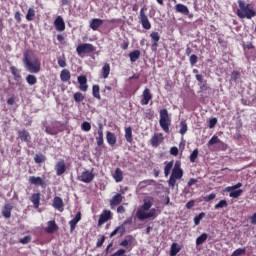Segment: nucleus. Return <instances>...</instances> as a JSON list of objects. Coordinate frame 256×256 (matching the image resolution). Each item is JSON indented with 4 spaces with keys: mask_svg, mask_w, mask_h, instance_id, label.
I'll return each instance as SVG.
<instances>
[{
    "mask_svg": "<svg viewBox=\"0 0 256 256\" xmlns=\"http://www.w3.org/2000/svg\"><path fill=\"white\" fill-rule=\"evenodd\" d=\"M229 197H231L232 199H237V197H241L243 190L239 189V190H231L228 191Z\"/></svg>",
    "mask_w": 256,
    "mask_h": 256,
    "instance_id": "obj_36",
    "label": "nucleus"
},
{
    "mask_svg": "<svg viewBox=\"0 0 256 256\" xmlns=\"http://www.w3.org/2000/svg\"><path fill=\"white\" fill-rule=\"evenodd\" d=\"M30 201L33 203L35 209H39V204L41 202V194L40 193L32 194Z\"/></svg>",
    "mask_w": 256,
    "mask_h": 256,
    "instance_id": "obj_21",
    "label": "nucleus"
},
{
    "mask_svg": "<svg viewBox=\"0 0 256 256\" xmlns=\"http://www.w3.org/2000/svg\"><path fill=\"white\" fill-rule=\"evenodd\" d=\"M26 82L28 83V85H36L37 84V77L35 75L29 74L26 77Z\"/></svg>",
    "mask_w": 256,
    "mask_h": 256,
    "instance_id": "obj_37",
    "label": "nucleus"
},
{
    "mask_svg": "<svg viewBox=\"0 0 256 256\" xmlns=\"http://www.w3.org/2000/svg\"><path fill=\"white\" fill-rule=\"evenodd\" d=\"M150 37L152 39V47L157 48V45L159 43V40L161 39V36L159 35V32H152L150 34Z\"/></svg>",
    "mask_w": 256,
    "mask_h": 256,
    "instance_id": "obj_28",
    "label": "nucleus"
},
{
    "mask_svg": "<svg viewBox=\"0 0 256 256\" xmlns=\"http://www.w3.org/2000/svg\"><path fill=\"white\" fill-rule=\"evenodd\" d=\"M243 187V184H241V182H238L237 184H235L234 186H228L225 188V191H235L239 188Z\"/></svg>",
    "mask_w": 256,
    "mask_h": 256,
    "instance_id": "obj_46",
    "label": "nucleus"
},
{
    "mask_svg": "<svg viewBox=\"0 0 256 256\" xmlns=\"http://www.w3.org/2000/svg\"><path fill=\"white\" fill-rule=\"evenodd\" d=\"M117 213H125V207L119 206V207L117 208Z\"/></svg>",
    "mask_w": 256,
    "mask_h": 256,
    "instance_id": "obj_64",
    "label": "nucleus"
},
{
    "mask_svg": "<svg viewBox=\"0 0 256 256\" xmlns=\"http://www.w3.org/2000/svg\"><path fill=\"white\" fill-rule=\"evenodd\" d=\"M109 219H111V210H103L98 220V226L101 227V225L107 223Z\"/></svg>",
    "mask_w": 256,
    "mask_h": 256,
    "instance_id": "obj_12",
    "label": "nucleus"
},
{
    "mask_svg": "<svg viewBox=\"0 0 256 256\" xmlns=\"http://www.w3.org/2000/svg\"><path fill=\"white\" fill-rule=\"evenodd\" d=\"M131 63H135L139 57H141V51L135 50L129 54Z\"/></svg>",
    "mask_w": 256,
    "mask_h": 256,
    "instance_id": "obj_32",
    "label": "nucleus"
},
{
    "mask_svg": "<svg viewBox=\"0 0 256 256\" xmlns=\"http://www.w3.org/2000/svg\"><path fill=\"white\" fill-rule=\"evenodd\" d=\"M171 169H173V161L166 163L164 168L165 177H169V173H171Z\"/></svg>",
    "mask_w": 256,
    "mask_h": 256,
    "instance_id": "obj_39",
    "label": "nucleus"
},
{
    "mask_svg": "<svg viewBox=\"0 0 256 256\" xmlns=\"http://www.w3.org/2000/svg\"><path fill=\"white\" fill-rule=\"evenodd\" d=\"M216 143H221V140L217 136H213L208 142L209 145H216Z\"/></svg>",
    "mask_w": 256,
    "mask_h": 256,
    "instance_id": "obj_51",
    "label": "nucleus"
},
{
    "mask_svg": "<svg viewBox=\"0 0 256 256\" xmlns=\"http://www.w3.org/2000/svg\"><path fill=\"white\" fill-rule=\"evenodd\" d=\"M109 73H111V66L109 65V63H105L102 67L103 79H107V77H109Z\"/></svg>",
    "mask_w": 256,
    "mask_h": 256,
    "instance_id": "obj_30",
    "label": "nucleus"
},
{
    "mask_svg": "<svg viewBox=\"0 0 256 256\" xmlns=\"http://www.w3.org/2000/svg\"><path fill=\"white\" fill-rule=\"evenodd\" d=\"M245 251V248H238L232 253V256L245 255Z\"/></svg>",
    "mask_w": 256,
    "mask_h": 256,
    "instance_id": "obj_50",
    "label": "nucleus"
},
{
    "mask_svg": "<svg viewBox=\"0 0 256 256\" xmlns=\"http://www.w3.org/2000/svg\"><path fill=\"white\" fill-rule=\"evenodd\" d=\"M133 223V218L128 217L121 225L115 228L114 231L111 232L110 237H115V235L119 234L120 236L125 233V226L131 225Z\"/></svg>",
    "mask_w": 256,
    "mask_h": 256,
    "instance_id": "obj_7",
    "label": "nucleus"
},
{
    "mask_svg": "<svg viewBox=\"0 0 256 256\" xmlns=\"http://www.w3.org/2000/svg\"><path fill=\"white\" fill-rule=\"evenodd\" d=\"M46 157H45V155H43V154H36L35 155V157H34V161H35V163H44V161H46Z\"/></svg>",
    "mask_w": 256,
    "mask_h": 256,
    "instance_id": "obj_41",
    "label": "nucleus"
},
{
    "mask_svg": "<svg viewBox=\"0 0 256 256\" xmlns=\"http://www.w3.org/2000/svg\"><path fill=\"white\" fill-rule=\"evenodd\" d=\"M11 211H13V205L5 204L2 210V215L5 219H9L11 217Z\"/></svg>",
    "mask_w": 256,
    "mask_h": 256,
    "instance_id": "obj_23",
    "label": "nucleus"
},
{
    "mask_svg": "<svg viewBox=\"0 0 256 256\" xmlns=\"http://www.w3.org/2000/svg\"><path fill=\"white\" fill-rule=\"evenodd\" d=\"M192 207H195V200H190L186 204V209H192Z\"/></svg>",
    "mask_w": 256,
    "mask_h": 256,
    "instance_id": "obj_58",
    "label": "nucleus"
},
{
    "mask_svg": "<svg viewBox=\"0 0 256 256\" xmlns=\"http://www.w3.org/2000/svg\"><path fill=\"white\" fill-rule=\"evenodd\" d=\"M82 131H85L86 133H89L91 131V123L85 121L81 124Z\"/></svg>",
    "mask_w": 256,
    "mask_h": 256,
    "instance_id": "obj_44",
    "label": "nucleus"
},
{
    "mask_svg": "<svg viewBox=\"0 0 256 256\" xmlns=\"http://www.w3.org/2000/svg\"><path fill=\"white\" fill-rule=\"evenodd\" d=\"M85 99V96H83V94L81 92H76L74 94V101L76 103H81V101H83Z\"/></svg>",
    "mask_w": 256,
    "mask_h": 256,
    "instance_id": "obj_43",
    "label": "nucleus"
},
{
    "mask_svg": "<svg viewBox=\"0 0 256 256\" xmlns=\"http://www.w3.org/2000/svg\"><path fill=\"white\" fill-rule=\"evenodd\" d=\"M145 11H147V7L144 6L140 10L139 19L143 29L149 31V29H151V22L149 21V18L145 15Z\"/></svg>",
    "mask_w": 256,
    "mask_h": 256,
    "instance_id": "obj_8",
    "label": "nucleus"
},
{
    "mask_svg": "<svg viewBox=\"0 0 256 256\" xmlns=\"http://www.w3.org/2000/svg\"><path fill=\"white\" fill-rule=\"evenodd\" d=\"M78 83L80 85V91H87V89H89V86L87 85V76H78L77 78Z\"/></svg>",
    "mask_w": 256,
    "mask_h": 256,
    "instance_id": "obj_18",
    "label": "nucleus"
},
{
    "mask_svg": "<svg viewBox=\"0 0 256 256\" xmlns=\"http://www.w3.org/2000/svg\"><path fill=\"white\" fill-rule=\"evenodd\" d=\"M205 217V213L202 212L200 213L199 215H197L195 218H194V224L195 225H199L201 223V219H203Z\"/></svg>",
    "mask_w": 256,
    "mask_h": 256,
    "instance_id": "obj_48",
    "label": "nucleus"
},
{
    "mask_svg": "<svg viewBox=\"0 0 256 256\" xmlns=\"http://www.w3.org/2000/svg\"><path fill=\"white\" fill-rule=\"evenodd\" d=\"M54 209H61L63 207V199L61 197H55L53 200Z\"/></svg>",
    "mask_w": 256,
    "mask_h": 256,
    "instance_id": "obj_33",
    "label": "nucleus"
},
{
    "mask_svg": "<svg viewBox=\"0 0 256 256\" xmlns=\"http://www.w3.org/2000/svg\"><path fill=\"white\" fill-rule=\"evenodd\" d=\"M106 140H107L108 145L113 147V145H115V143H117V136H115V134L113 132H107Z\"/></svg>",
    "mask_w": 256,
    "mask_h": 256,
    "instance_id": "obj_24",
    "label": "nucleus"
},
{
    "mask_svg": "<svg viewBox=\"0 0 256 256\" xmlns=\"http://www.w3.org/2000/svg\"><path fill=\"white\" fill-rule=\"evenodd\" d=\"M54 27L56 31H65V20H63V17L57 16L54 21Z\"/></svg>",
    "mask_w": 256,
    "mask_h": 256,
    "instance_id": "obj_13",
    "label": "nucleus"
},
{
    "mask_svg": "<svg viewBox=\"0 0 256 256\" xmlns=\"http://www.w3.org/2000/svg\"><path fill=\"white\" fill-rule=\"evenodd\" d=\"M28 183H30V185H38L40 187H43L45 185V181L39 176H30Z\"/></svg>",
    "mask_w": 256,
    "mask_h": 256,
    "instance_id": "obj_16",
    "label": "nucleus"
},
{
    "mask_svg": "<svg viewBox=\"0 0 256 256\" xmlns=\"http://www.w3.org/2000/svg\"><path fill=\"white\" fill-rule=\"evenodd\" d=\"M95 179V174L92 171L84 170L80 175H78V181L82 183H91Z\"/></svg>",
    "mask_w": 256,
    "mask_h": 256,
    "instance_id": "obj_9",
    "label": "nucleus"
},
{
    "mask_svg": "<svg viewBox=\"0 0 256 256\" xmlns=\"http://www.w3.org/2000/svg\"><path fill=\"white\" fill-rule=\"evenodd\" d=\"M93 51H95V46H93V44H89V43L80 44L76 48V52L78 53V55L80 57H81V55L93 53Z\"/></svg>",
    "mask_w": 256,
    "mask_h": 256,
    "instance_id": "obj_6",
    "label": "nucleus"
},
{
    "mask_svg": "<svg viewBox=\"0 0 256 256\" xmlns=\"http://www.w3.org/2000/svg\"><path fill=\"white\" fill-rule=\"evenodd\" d=\"M215 125H217V118H212L209 120V128L213 129V127H215Z\"/></svg>",
    "mask_w": 256,
    "mask_h": 256,
    "instance_id": "obj_55",
    "label": "nucleus"
},
{
    "mask_svg": "<svg viewBox=\"0 0 256 256\" xmlns=\"http://www.w3.org/2000/svg\"><path fill=\"white\" fill-rule=\"evenodd\" d=\"M159 125L164 133H169L171 118H169V112L167 111V109L160 110Z\"/></svg>",
    "mask_w": 256,
    "mask_h": 256,
    "instance_id": "obj_5",
    "label": "nucleus"
},
{
    "mask_svg": "<svg viewBox=\"0 0 256 256\" xmlns=\"http://www.w3.org/2000/svg\"><path fill=\"white\" fill-rule=\"evenodd\" d=\"M176 12L182 15H187L189 13V8L185 4H177L175 6Z\"/></svg>",
    "mask_w": 256,
    "mask_h": 256,
    "instance_id": "obj_26",
    "label": "nucleus"
},
{
    "mask_svg": "<svg viewBox=\"0 0 256 256\" xmlns=\"http://www.w3.org/2000/svg\"><path fill=\"white\" fill-rule=\"evenodd\" d=\"M101 25H103V20L99 18H93L90 20L89 27L90 29H92V31H97V29H99Z\"/></svg>",
    "mask_w": 256,
    "mask_h": 256,
    "instance_id": "obj_17",
    "label": "nucleus"
},
{
    "mask_svg": "<svg viewBox=\"0 0 256 256\" xmlns=\"http://www.w3.org/2000/svg\"><path fill=\"white\" fill-rule=\"evenodd\" d=\"M103 243H105V236H101L96 243V247H103Z\"/></svg>",
    "mask_w": 256,
    "mask_h": 256,
    "instance_id": "obj_56",
    "label": "nucleus"
},
{
    "mask_svg": "<svg viewBox=\"0 0 256 256\" xmlns=\"http://www.w3.org/2000/svg\"><path fill=\"white\" fill-rule=\"evenodd\" d=\"M183 177V169H181V165L179 163H176L174 165V168L172 169V174L170 175V178L168 180V185L172 189H175V185L177 183V179H181Z\"/></svg>",
    "mask_w": 256,
    "mask_h": 256,
    "instance_id": "obj_4",
    "label": "nucleus"
},
{
    "mask_svg": "<svg viewBox=\"0 0 256 256\" xmlns=\"http://www.w3.org/2000/svg\"><path fill=\"white\" fill-rule=\"evenodd\" d=\"M46 233H55L59 231V226L55 223V220H50L47 223V227L44 229Z\"/></svg>",
    "mask_w": 256,
    "mask_h": 256,
    "instance_id": "obj_14",
    "label": "nucleus"
},
{
    "mask_svg": "<svg viewBox=\"0 0 256 256\" xmlns=\"http://www.w3.org/2000/svg\"><path fill=\"white\" fill-rule=\"evenodd\" d=\"M54 169L58 177H61V175H64V173L67 171V164L65 163V160L60 159L56 163Z\"/></svg>",
    "mask_w": 256,
    "mask_h": 256,
    "instance_id": "obj_10",
    "label": "nucleus"
},
{
    "mask_svg": "<svg viewBox=\"0 0 256 256\" xmlns=\"http://www.w3.org/2000/svg\"><path fill=\"white\" fill-rule=\"evenodd\" d=\"M22 245H27V243L31 242V236H25L19 241Z\"/></svg>",
    "mask_w": 256,
    "mask_h": 256,
    "instance_id": "obj_52",
    "label": "nucleus"
},
{
    "mask_svg": "<svg viewBox=\"0 0 256 256\" xmlns=\"http://www.w3.org/2000/svg\"><path fill=\"white\" fill-rule=\"evenodd\" d=\"M163 139V134H154V137L151 138L150 143L152 147H159L160 143H163Z\"/></svg>",
    "mask_w": 256,
    "mask_h": 256,
    "instance_id": "obj_15",
    "label": "nucleus"
},
{
    "mask_svg": "<svg viewBox=\"0 0 256 256\" xmlns=\"http://www.w3.org/2000/svg\"><path fill=\"white\" fill-rule=\"evenodd\" d=\"M197 157H199V150L195 149L190 155L191 163H195V161H197Z\"/></svg>",
    "mask_w": 256,
    "mask_h": 256,
    "instance_id": "obj_45",
    "label": "nucleus"
},
{
    "mask_svg": "<svg viewBox=\"0 0 256 256\" xmlns=\"http://www.w3.org/2000/svg\"><path fill=\"white\" fill-rule=\"evenodd\" d=\"M18 137H20L21 141H24V143H29V141H31V135L27 130H19Z\"/></svg>",
    "mask_w": 256,
    "mask_h": 256,
    "instance_id": "obj_19",
    "label": "nucleus"
},
{
    "mask_svg": "<svg viewBox=\"0 0 256 256\" xmlns=\"http://www.w3.org/2000/svg\"><path fill=\"white\" fill-rule=\"evenodd\" d=\"M187 133V122L181 121L180 123V134L185 135Z\"/></svg>",
    "mask_w": 256,
    "mask_h": 256,
    "instance_id": "obj_47",
    "label": "nucleus"
},
{
    "mask_svg": "<svg viewBox=\"0 0 256 256\" xmlns=\"http://www.w3.org/2000/svg\"><path fill=\"white\" fill-rule=\"evenodd\" d=\"M121 201H123V196H121V194H116L110 200V205H111V207H117V205H119V203H121Z\"/></svg>",
    "mask_w": 256,
    "mask_h": 256,
    "instance_id": "obj_27",
    "label": "nucleus"
},
{
    "mask_svg": "<svg viewBox=\"0 0 256 256\" xmlns=\"http://www.w3.org/2000/svg\"><path fill=\"white\" fill-rule=\"evenodd\" d=\"M239 9L237 10V15L240 19H253L256 12L253 10V7L249 4H245L243 0L238 1Z\"/></svg>",
    "mask_w": 256,
    "mask_h": 256,
    "instance_id": "obj_3",
    "label": "nucleus"
},
{
    "mask_svg": "<svg viewBox=\"0 0 256 256\" xmlns=\"http://www.w3.org/2000/svg\"><path fill=\"white\" fill-rule=\"evenodd\" d=\"M58 65L59 67H67V62L65 61V58H58Z\"/></svg>",
    "mask_w": 256,
    "mask_h": 256,
    "instance_id": "obj_54",
    "label": "nucleus"
},
{
    "mask_svg": "<svg viewBox=\"0 0 256 256\" xmlns=\"http://www.w3.org/2000/svg\"><path fill=\"white\" fill-rule=\"evenodd\" d=\"M197 63V55L193 54L190 56V64L195 65Z\"/></svg>",
    "mask_w": 256,
    "mask_h": 256,
    "instance_id": "obj_59",
    "label": "nucleus"
},
{
    "mask_svg": "<svg viewBox=\"0 0 256 256\" xmlns=\"http://www.w3.org/2000/svg\"><path fill=\"white\" fill-rule=\"evenodd\" d=\"M92 93L95 99H101V94L99 93V85H94L92 87Z\"/></svg>",
    "mask_w": 256,
    "mask_h": 256,
    "instance_id": "obj_40",
    "label": "nucleus"
},
{
    "mask_svg": "<svg viewBox=\"0 0 256 256\" xmlns=\"http://www.w3.org/2000/svg\"><path fill=\"white\" fill-rule=\"evenodd\" d=\"M179 251H181V247H179V244L173 243L170 248V255L176 256Z\"/></svg>",
    "mask_w": 256,
    "mask_h": 256,
    "instance_id": "obj_34",
    "label": "nucleus"
},
{
    "mask_svg": "<svg viewBox=\"0 0 256 256\" xmlns=\"http://www.w3.org/2000/svg\"><path fill=\"white\" fill-rule=\"evenodd\" d=\"M155 199L151 196L143 199V204L140 205L136 211V217L139 221H145L146 219H155L157 217V210L153 207Z\"/></svg>",
    "mask_w": 256,
    "mask_h": 256,
    "instance_id": "obj_1",
    "label": "nucleus"
},
{
    "mask_svg": "<svg viewBox=\"0 0 256 256\" xmlns=\"http://www.w3.org/2000/svg\"><path fill=\"white\" fill-rule=\"evenodd\" d=\"M239 77H241V74L237 71H233L231 74V80L232 81H237V79H239Z\"/></svg>",
    "mask_w": 256,
    "mask_h": 256,
    "instance_id": "obj_53",
    "label": "nucleus"
},
{
    "mask_svg": "<svg viewBox=\"0 0 256 256\" xmlns=\"http://www.w3.org/2000/svg\"><path fill=\"white\" fill-rule=\"evenodd\" d=\"M33 17H35V8L30 7L26 14L27 21H33Z\"/></svg>",
    "mask_w": 256,
    "mask_h": 256,
    "instance_id": "obj_38",
    "label": "nucleus"
},
{
    "mask_svg": "<svg viewBox=\"0 0 256 256\" xmlns=\"http://www.w3.org/2000/svg\"><path fill=\"white\" fill-rule=\"evenodd\" d=\"M23 63L28 73H39L41 71V60L37 58L33 50H26L23 53Z\"/></svg>",
    "mask_w": 256,
    "mask_h": 256,
    "instance_id": "obj_2",
    "label": "nucleus"
},
{
    "mask_svg": "<svg viewBox=\"0 0 256 256\" xmlns=\"http://www.w3.org/2000/svg\"><path fill=\"white\" fill-rule=\"evenodd\" d=\"M227 202L225 200H221L219 201V203H217L214 208L215 209H224V207H227Z\"/></svg>",
    "mask_w": 256,
    "mask_h": 256,
    "instance_id": "obj_49",
    "label": "nucleus"
},
{
    "mask_svg": "<svg viewBox=\"0 0 256 256\" xmlns=\"http://www.w3.org/2000/svg\"><path fill=\"white\" fill-rule=\"evenodd\" d=\"M60 79L64 83H67V81H69V79H71V72H69V70H67V69L62 70L61 74H60Z\"/></svg>",
    "mask_w": 256,
    "mask_h": 256,
    "instance_id": "obj_29",
    "label": "nucleus"
},
{
    "mask_svg": "<svg viewBox=\"0 0 256 256\" xmlns=\"http://www.w3.org/2000/svg\"><path fill=\"white\" fill-rule=\"evenodd\" d=\"M45 131L46 133H48V135H54L53 129H51V127L49 126L45 127Z\"/></svg>",
    "mask_w": 256,
    "mask_h": 256,
    "instance_id": "obj_61",
    "label": "nucleus"
},
{
    "mask_svg": "<svg viewBox=\"0 0 256 256\" xmlns=\"http://www.w3.org/2000/svg\"><path fill=\"white\" fill-rule=\"evenodd\" d=\"M112 177L116 183H121L123 181V171L120 168H116Z\"/></svg>",
    "mask_w": 256,
    "mask_h": 256,
    "instance_id": "obj_20",
    "label": "nucleus"
},
{
    "mask_svg": "<svg viewBox=\"0 0 256 256\" xmlns=\"http://www.w3.org/2000/svg\"><path fill=\"white\" fill-rule=\"evenodd\" d=\"M15 19H16V21H17L18 23H21V13L16 12V13H15Z\"/></svg>",
    "mask_w": 256,
    "mask_h": 256,
    "instance_id": "obj_62",
    "label": "nucleus"
},
{
    "mask_svg": "<svg viewBox=\"0 0 256 256\" xmlns=\"http://www.w3.org/2000/svg\"><path fill=\"white\" fill-rule=\"evenodd\" d=\"M153 99V94H151V90L149 88H145V90L142 93V99L140 101L141 105H149V101Z\"/></svg>",
    "mask_w": 256,
    "mask_h": 256,
    "instance_id": "obj_11",
    "label": "nucleus"
},
{
    "mask_svg": "<svg viewBox=\"0 0 256 256\" xmlns=\"http://www.w3.org/2000/svg\"><path fill=\"white\" fill-rule=\"evenodd\" d=\"M207 233L201 234L197 239H196V245H203L207 241Z\"/></svg>",
    "mask_w": 256,
    "mask_h": 256,
    "instance_id": "obj_35",
    "label": "nucleus"
},
{
    "mask_svg": "<svg viewBox=\"0 0 256 256\" xmlns=\"http://www.w3.org/2000/svg\"><path fill=\"white\" fill-rule=\"evenodd\" d=\"M251 223L252 225H256V212L251 217Z\"/></svg>",
    "mask_w": 256,
    "mask_h": 256,
    "instance_id": "obj_63",
    "label": "nucleus"
},
{
    "mask_svg": "<svg viewBox=\"0 0 256 256\" xmlns=\"http://www.w3.org/2000/svg\"><path fill=\"white\" fill-rule=\"evenodd\" d=\"M81 221V212H78L76 216L69 222L70 231H75V227H77V223Z\"/></svg>",
    "mask_w": 256,
    "mask_h": 256,
    "instance_id": "obj_22",
    "label": "nucleus"
},
{
    "mask_svg": "<svg viewBox=\"0 0 256 256\" xmlns=\"http://www.w3.org/2000/svg\"><path fill=\"white\" fill-rule=\"evenodd\" d=\"M10 71H11L12 75L15 77V79H21V74L15 66H11Z\"/></svg>",
    "mask_w": 256,
    "mask_h": 256,
    "instance_id": "obj_42",
    "label": "nucleus"
},
{
    "mask_svg": "<svg viewBox=\"0 0 256 256\" xmlns=\"http://www.w3.org/2000/svg\"><path fill=\"white\" fill-rule=\"evenodd\" d=\"M125 139L128 143H132L133 141V130L131 127L125 129Z\"/></svg>",
    "mask_w": 256,
    "mask_h": 256,
    "instance_id": "obj_31",
    "label": "nucleus"
},
{
    "mask_svg": "<svg viewBox=\"0 0 256 256\" xmlns=\"http://www.w3.org/2000/svg\"><path fill=\"white\" fill-rule=\"evenodd\" d=\"M212 199H215V194H210L204 197V201H212Z\"/></svg>",
    "mask_w": 256,
    "mask_h": 256,
    "instance_id": "obj_60",
    "label": "nucleus"
},
{
    "mask_svg": "<svg viewBox=\"0 0 256 256\" xmlns=\"http://www.w3.org/2000/svg\"><path fill=\"white\" fill-rule=\"evenodd\" d=\"M98 136L96 137V143L98 145V147H102L103 145V125H99V129H98Z\"/></svg>",
    "mask_w": 256,
    "mask_h": 256,
    "instance_id": "obj_25",
    "label": "nucleus"
},
{
    "mask_svg": "<svg viewBox=\"0 0 256 256\" xmlns=\"http://www.w3.org/2000/svg\"><path fill=\"white\" fill-rule=\"evenodd\" d=\"M170 153L174 155V157H177L179 155V149L177 147H172Z\"/></svg>",
    "mask_w": 256,
    "mask_h": 256,
    "instance_id": "obj_57",
    "label": "nucleus"
}]
</instances>
